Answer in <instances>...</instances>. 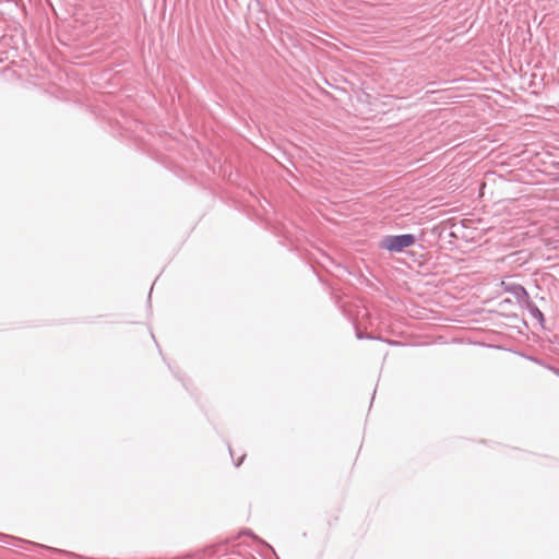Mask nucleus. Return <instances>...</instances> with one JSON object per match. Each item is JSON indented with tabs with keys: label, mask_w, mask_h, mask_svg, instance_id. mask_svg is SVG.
Returning a JSON list of instances; mask_svg holds the SVG:
<instances>
[{
	"label": "nucleus",
	"mask_w": 559,
	"mask_h": 559,
	"mask_svg": "<svg viewBox=\"0 0 559 559\" xmlns=\"http://www.w3.org/2000/svg\"><path fill=\"white\" fill-rule=\"evenodd\" d=\"M556 180L559 182V176L557 177V179H556Z\"/></svg>",
	"instance_id": "f03ea898"
},
{
	"label": "nucleus",
	"mask_w": 559,
	"mask_h": 559,
	"mask_svg": "<svg viewBox=\"0 0 559 559\" xmlns=\"http://www.w3.org/2000/svg\"><path fill=\"white\" fill-rule=\"evenodd\" d=\"M415 243V237L413 235H400L389 236L381 241V247L389 251L400 252L405 248H408Z\"/></svg>",
	"instance_id": "f257e3e1"
}]
</instances>
